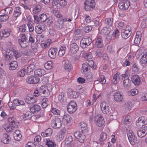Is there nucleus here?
<instances>
[{
	"label": "nucleus",
	"mask_w": 147,
	"mask_h": 147,
	"mask_svg": "<svg viewBox=\"0 0 147 147\" xmlns=\"http://www.w3.org/2000/svg\"><path fill=\"white\" fill-rule=\"evenodd\" d=\"M79 125L81 128L82 132L79 131L75 132L74 133V135L78 139L79 142L82 143L85 139V136L83 133L87 132L88 131V128L87 124L84 122H80L79 123Z\"/></svg>",
	"instance_id": "nucleus-1"
},
{
	"label": "nucleus",
	"mask_w": 147,
	"mask_h": 147,
	"mask_svg": "<svg viewBox=\"0 0 147 147\" xmlns=\"http://www.w3.org/2000/svg\"><path fill=\"white\" fill-rule=\"evenodd\" d=\"M52 90V87L51 84H48L46 86L45 85L41 86L39 89L40 93H42L45 97H48Z\"/></svg>",
	"instance_id": "nucleus-2"
},
{
	"label": "nucleus",
	"mask_w": 147,
	"mask_h": 147,
	"mask_svg": "<svg viewBox=\"0 0 147 147\" xmlns=\"http://www.w3.org/2000/svg\"><path fill=\"white\" fill-rule=\"evenodd\" d=\"M3 56L6 60L9 61L11 59L14 55V50L12 49H7L3 51Z\"/></svg>",
	"instance_id": "nucleus-3"
},
{
	"label": "nucleus",
	"mask_w": 147,
	"mask_h": 147,
	"mask_svg": "<svg viewBox=\"0 0 147 147\" xmlns=\"http://www.w3.org/2000/svg\"><path fill=\"white\" fill-rule=\"evenodd\" d=\"M94 0H86L84 2V8L86 11H90L95 6Z\"/></svg>",
	"instance_id": "nucleus-4"
},
{
	"label": "nucleus",
	"mask_w": 147,
	"mask_h": 147,
	"mask_svg": "<svg viewBox=\"0 0 147 147\" xmlns=\"http://www.w3.org/2000/svg\"><path fill=\"white\" fill-rule=\"evenodd\" d=\"M121 77L123 78V87L125 88H129L131 86V81L129 79L127 75L126 74L121 75Z\"/></svg>",
	"instance_id": "nucleus-5"
},
{
	"label": "nucleus",
	"mask_w": 147,
	"mask_h": 147,
	"mask_svg": "<svg viewBox=\"0 0 147 147\" xmlns=\"http://www.w3.org/2000/svg\"><path fill=\"white\" fill-rule=\"evenodd\" d=\"M77 105L76 102L71 101L68 104L67 109L68 112L70 113H73L77 110Z\"/></svg>",
	"instance_id": "nucleus-6"
},
{
	"label": "nucleus",
	"mask_w": 147,
	"mask_h": 147,
	"mask_svg": "<svg viewBox=\"0 0 147 147\" xmlns=\"http://www.w3.org/2000/svg\"><path fill=\"white\" fill-rule=\"evenodd\" d=\"M127 136L131 144L132 145H134L136 142L137 138L133 131L131 130H130L128 131Z\"/></svg>",
	"instance_id": "nucleus-7"
},
{
	"label": "nucleus",
	"mask_w": 147,
	"mask_h": 147,
	"mask_svg": "<svg viewBox=\"0 0 147 147\" xmlns=\"http://www.w3.org/2000/svg\"><path fill=\"white\" fill-rule=\"evenodd\" d=\"M51 126L53 128L59 129L61 126L62 124L61 120L57 118L51 121Z\"/></svg>",
	"instance_id": "nucleus-8"
},
{
	"label": "nucleus",
	"mask_w": 147,
	"mask_h": 147,
	"mask_svg": "<svg viewBox=\"0 0 147 147\" xmlns=\"http://www.w3.org/2000/svg\"><path fill=\"white\" fill-rule=\"evenodd\" d=\"M94 122L97 126L100 127L104 125L105 123V121L102 116L99 115L95 117Z\"/></svg>",
	"instance_id": "nucleus-9"
},
{
	"label": "nucleus",
	"mask_w": 147,
	"mask_h": 147,
	"mask_svg": "<svg viewBox=\"0 0 147 147\" xmlns=\"http://www.w3.org/2000/svg\"><path fill=\"white\" fill-rule=\"evenodd\" d=\"M40 78L38 77L32 76H29L27 77L26 79V82L28 84H36L38 82Z\"/></svg>",
	"instance_id": "nucleus-10"
},
{
	"label": "nucleus",
	"mask_w": 147,
	"mask_h": 147,
	"mask_svg": "<svg viewBox=\"0 0 147 147\" xmlns=\"http://www.w3.org/2000/svg\"><path fill=\"white\" fill-rule=\"evenodd\" d=\"M26 37L25 34H22L20 39L18 40V42L21 47L23 48L26 47L28 45V43L26 41Z\"/></svg>",
	"instance_id": "nucleus-11"
},
{
	"label": "nucleus",
	"mask_w": 147,
	"mask_h": 147,
	"mask_svg": "<svg viewBox=\"0 0 147 147\" xmlns=\"http://www.w3.org/2000/svg\"><path fill=\"white\" fill-rule=\"evenodd\" d=\"M100 107L102 113L105 114H107L110 111V107L108 104L105 102H102L100 104Z\"/></svg>",
	"instance_id": "nucleus-12"
},
{
	"label": "nucleus",
	"mask_w": 147,
	"mask_h": 147,
	"mask_svg": "<svg viewBox=\"0 0 147 147\" xmlns=\"http://www.w3.org/2000/svg\"><path fill=\"white\" fill-rule=\"evenodd\" d=\"M92 42V39L90 38H83L80 42L81 46L83 48H85L89 45Z\"/></svg>",
	"instance_id": "nucleus-13"
},
{
	"label": "nucleus",
	"mask_w": 147,
	"mask_h": 147,
	"mask_svg": "<svg viewBox=\"0 0 147 147\" xmlns=\"http://www.w3.org/2000/svg\"><path fill=\"white\" fill-rule=\"evenodd\" d=\"M46 25L43 23H40L35 26V30L38 34H40L44 31L46 29Z\"/></svg>",
	"instance_id": "nucleus-14"
},
{
	"label": "nucleus",
	"mask_w": 147,
	"mask_h": 147,
	"mask_svg": "<svg viewBox=\"0 0 147 147\" xmlns=\"http://www.w3.org/2000/svg\"><path fill=\"white\" fill-rule=\"evenodd\" d=\"M130 27L129 26H127L121 32V35L122 37L125 39L127 38L130 35Z\"/></svg>",
	"instance_id": "nucleus-15"
},
{
	"label": "nucleus",
	"mask_w": 147,
	"mask_h": 147,
	"mask_svg": "<svg viewBox=\"0 0 147 147\" xmlns=\"http://www.w3.org/2000/svg\"><path fill=\"white\" fill-rule=\"evenodd\" d=\"M62 64L63 68L67 71H70L72 69V66L68 60L63 61Z\"/></svg>",
	"instance_id": "nucleus-16"
},
{
	"label": "nucleus",
	"mask_w": 147,
	"mask_h": 147,
	"mask_svg": "<svg viewBox=\"0 0 147 147\" xmlns=\"http://www.w3.org/2000/svg\"><path fill=\"white\" fill-rule=\"evenodd\" d=\"M131 80L135 86H138L140 84L142 79L138 75H134L132 76Z\"/></svg>",
	"instance_id": "nucleus-17"
},
{
	"label": "nucleus",
	"mask_w": 147,
	"mask_h": 147,
	"mask_svg": "<svg viewBox=\"0 0 147 147\" xmlns=\"http://www.w3.org/2000/svg\"><path fill=\"white\" fill-rule=\"evenodd\" d=\"M130 5L129 2L128 1H124L119 4V8L123 10H126Z\"/></svg>",
	"instance_id": "nucleus-18"
},
{
	"label": "nucleus",
	"mask_w": 147,
	"mask_h": 147,
	"mask_svg": "<svg viewBox=\"0 0 147 147\" xmlns=\"http://www.w3.org/2000/svg\"><path fill=\"white\" fill-rule=\"evenodd\" d=\"M147 124V118L145 117H140L138 119L136 125L138 126H143L144 125Z\"/></svg>",
	"instance_id": "nucleus-19"
},
{
	"label": "nucleus",
	"mask_w": 147,
	"mask_h": 147,
	"mask_svg": "<svg viewBox=\"0 0 147 147\" xmlns=\"http://www.w3.org/2000/svg\"><path fill=\"white\" fill-rule=\"evenodd\" d=\"M137 134L138 137L142 138L147 134V126H144L137 131Z\"/></svg>",
	"instance_id": "nucleus-20"
},
{
	"label": "nucleus",
	"mask_w": 147,
	"mask_h": 147,
	"mask_svg": "<svg viewBox=\"0 0 147 147\" xmlns=\"http://www.w3.org/2000/svg\"><path fill=\"white\" fill-rule=\"evenodd\" d=\"M10 32V30L9 29L1 30L0 32V37L1 39L6 38L9 36Z\"/></svg>",
	"instance_id": "nucleus-21"
},
{
	"label": "nucleus",
	"mask_w": 147,
	"mask_h": 147,
	"mask_svg": "<svg viewBox=\"0 0 147 147\" xmlns=\"http://www.w3.org/2000/svg\"><path fill=\"white\" fill-rule=\"evenodd\" d=\"M72 141V138L71 136H69L67 138L64 144V147H74V145L71 143Z\"/></svg>",
	"instance_id": "nucleus-22"
},
{
	"label": "nucleus",
	"mask_w": 147,
	"mask_h": 147,
	"mask_svg": "<svg viewBox=\"0 0 147 147\" xmlns=\"http://www.w3.org/2000/svg\"><path fill=\"white\" fill-rule=\"evenodd\" d=\"M123 96L121 92H117L113 95V99L117 102H121L123 100Z\"/></svg>",
	"instance_id": "nucleus-23"
},
{
	"label": "nucleus",
	"mask_w": 147,
	"mask_h": 147,
	"mask_svg": "<svg viewBox=\"0 0 147 147\" xmlns=\"http://www.w3.org/2000/svg\"><path fill=\"white\" fill-rule=\"evenodd\" d=\"M58 50L57 49L51 48L48 51L49 56L52 59H55Z\"/></svg>",
	"instance_id": "nucleus-24"
},
{
	"label": "nucleus",
	"mask_w": 147,
	"mask_h": 147,
	"mask_svg": "<svg viewBox=\"0 0 147 147\" xmlns=\"http://www.w3.org/2000/svg\"><path fill=\"white\" fill-rule=\"evenodd\" d=\"M71 117L70 115L66 114L64 115L62 118V122L65 125H67L71 120Z\"/></svg>",
	"instance_id": "nucleus-25"
},
{
	"label": "nucleus",
	"mask_w": 147,
	"mask_h": 147,
	"mask_svg": "<svg viewBox=\"0 0 147 147\" xmlns=\"http://www.w3.org/2000/svg\"><path fill=\"white\" fill-rule=\"evenodd\" d=\"M119 73H117L115 74L113 76V78L111 80V82L114 84H117L120 80V76Z\"/></svg>",
	"instance_id": "nucleus-26"
},
{
	"label": "nucleus",
	"mask_w": 147,
	"mask_h": 147,
	"mask_svg": "<svg viewBox=\"0 0 147 147\" xmlns=\"http://www.w3.org/2000/svg\"><path fill=\"white\" fill-rule=\"evenodd\" d=\"M95 45V46L98 48H101L103 47V43L101 36H99L97 38Z\"/></svg>",
	"instance_id": "nucleus-27"
},
{
	"label": "nucleus",
	"mask_w": 147,
	"mask_h": 147,
	"mask_svg": "<svg viewBox=\"0 0 147 147\" xmlns=\"http://www.w3.org/2000/svg\"><path fill=\"white\" fill-rule=\"evenodd\" d=\"M71 52L72 54L76 53L79 49V47L77 44L75 43H73L70 45Z\"/></svg>",
	"instance_id": "nucleus-28"
},
{
	"label": "nucleus",
	"mask_w": 147,
	"mask_h": 147,
	"mask_svg": "<svg viewBox=\"0 0 147 147\" xmlns=\"http://www.w3.org/2000/svg\"><path fill=\"white\" fill-rule=\"evenodd\" d=\"M141 33L140 31H137L134 40V43L136 44H138L140 43L141 41Z\"/></svg>",
	"instance_id": "nucleus-29"
},
{
	"label": "nucleus",
	"mask_w": 147,
	"mask_h": 147,
	"mask_svg": "<svg viewBox=\"0 0 147 147\" xmlns=\"http://www.w3.org/2000/svg\"><path fill=\"white\" fill-rule=\"evenodd\" d=\"M36 67L35 63L33 62H32L27 67V73L29 74V73L32 72L33 70L35 69Z\"/></svg>",
	"instance_id": "nucleus-30"
},
{
	"label": "nucleus",
	"mask_w": 147,
	"mask_h": 147,
	"mask_svg": "<svg viewBox=\"0 0 147 147\" xmlns=\"http://www.w3.org/2000/svg\"><path fill=\"white\" fill-rule=\"evenodd\" d=\"M40 109V106L38 105H34L31 106L30 108V111L33 113L37 112Z\"/></svg>",
	"instance_id": "nucleus-31"
},
{
	"label": "nucleus",
	"mask_w": 147,
	"mask_h": 147,
	"mask_svg": "<svg viewBox=\"0 0 147 147\" xmlns=\"http://www.w3.org/2000/svg\"><path fill=\"white\" fill-rule=\"evenodd\" d=\"M34 74L35 75L41 76L45 75L46 74V72L43 69H38L35 71Z\"/></svg>",
	"instance_id": "nucleus-32"
},
{
	"label": "nucleus",
	"mask_w": 147,
	"mask_h": 147,
	"mask_svg": "<svg viewBox=\"0 0 147 147\" xmlns=\"http://www.w3.org/2000/svg\"><path fill=\"white\" fill-rule=\"evenodd\" d=\"M22 13V9L19 7L15 8L13 13V16L16 18L19 16Z\"/></svg>",
	"instance_id": "nucleus-33"
},
{
	"label": "nucleus",
	"mask_w": 147,
	"mask_h": 147,
	"mask_svg": "<svg viewBox=\"0 0 147 147\" xmlns=\"http://www.w3.org/2000/svg\"><path fill=\"white\" fill-rule=\"evenodd\" d=\"M53 132L52 129L51 128H48L45 132H42L41 135L43 137L50 136Z\"/></svg>",
	"instance_id": "nucleus-34"
},
{
	"label": "nucleus",
	"mask_w": 147,
	"mask_h": 147,
	"mask_svg": "<svg viewBox=\"0 0 147 147\" xmlns=\"http://www.w3.org/2000/svg\"><path fill=\"white\" fill-rule=\"evenodd\" d=\"M25 101L28 104H31L35 103L36 100L35 98L32 96L30 97L27 96L25 99Z\"/></svg>",
	"instance_id": "nucleus-35"
},
{
	"label": "nucleus",
	"mask_w": 147,
	"mask_h": 147,
	"mask_svg": "<svg viewBox=\"0 0 147 147\" xmlns=\"http://www.w3.org/2000/svg\"><path fill=\"white\" fill-rule=\"evenodd\" d=\"M9 69L10 70H14L16 69L18 67L17 62L16 61H13L9 63Z\"/></svg>",
	"instance_id": "nucleus-36"
},
{
	"label": "nucleus",
	"mask_w": 147,
	"mask_h": 147,
	"mask_svg": "<svg viewBox=\"0 0 147 147\" xmlns=\"http://www.w3.org/2000/svg\"><path fill=\"white\" fill-rule=\"evenodd\" d=\"M64 22L63 19H59L55 24V26L57 28L59 29L62 28L64 25Z\"/></svg>",
	"instance_id": "nucleus-37"
},
{
	"label": "nucleus",
	"mask_w": 147,
	"mask_h": 147,
	"mask_svg": "<svg viewBox=\"0 0 147 147\" xmlns=\"http://www.w3.org/2000/svg\"><path fill=\"white\" fill-rule=\"evenodd\" d=\"M13 135L15 139L18 141L20 140L22 137L20 131L18 130H16Z\"/></svg>",
	"instance_id": "nucleus-38"
},
{
	"label": "nucleus",
	"mask_w": 147,
	"mask_h": 147,
	"mask_svg": "<svg viewBox=\"0 0 147 147\" xmlns=\"http://www.w3.org/2000/svg\"><path fill=\"white\" fill-rule=\"evenodd\" d=\"M51 43V40L48 39L45 40V42L41 44L40 46L42 48L45 49L49 47Z\"/></svg>",
	"instance_id": "nucleus-39"
},
{
	"label": "nucleus",
	"mask_w": 147,
	"mask_h": 147,
	"mask_svg": "<svg viewBox=\"0 0 147 147\" xmlns=\"http://www.w3.org/2000/svg\"><path fill=\"white\" fill-rule=\"evenodd\" d=\"M10 140V137L8 135L6 134H3V137L2 139V142L4 143L5 144L9 143Z\"/></svg>",
	"instance_id": "nucleus-40"
},
{
	"label": "nucleus",
	"mask_w": 147,
	"mask_h": 147,
	"mask_svg": "<svg viewBox=\"0 0 147 147\" xmlns=\"http://www.w3.org/2000/svg\"><path fill=\"white\" fill-rule=\"evenodd\" d=\"M112 16L110 18H107L105 19V23L107 25L111 26L113 23V15L112 13H111Z\"/></svg>",
	"instance_id": "nucleus-41"
},
{
	"label": "nucleus",
	"mask_w": 147,
	"mask_h": 147,
	"mask_svg": "<svg viewBox=\"0 0 147 147\" xmlns=\"http://www.w3.org/2000/svg\"><path fill=\"white\" fill-rule=\"evenodd\" d=\"M44 66L46 69L51 70L53 67V62L51 61H48L45 63Z\"/></svg>",
	"instance_id": "nucleus-42"
},
{
	"label": "nucleus",
	"mask_w": 147,
	"mask_h": 147,
	"mask_svg": "<svg viewBox=\"0 0 147 147\" xmlns=\"http://www.w3.org/2000/svg\"><path fill=\"white\" fill-rule=\"evenodd\" d=\"M89 65L87 63H85L82 64V72L84 74L88 70Z\"/></svg>",
	"instance_id": "nucleus-43"
},
{
	"label": "nucleus",
	"mask_w": 147,
	"mask_h": 147,
	"mask_svg": "<svg viewBox=\"0 0 147 147\" xmlns=\"http://www.w3.org/2000/svg\"><path fill=\"white\" fill-rule=\"evenodd\" d=\"M66 49L65 46H63L60 47L58 52V54L59 56L62 57L64 55Z\"/></svg>",
	"instance_id": "nucleus-44"
},
{
	"label": "nucleus",
	"mask_w": 147,
	"mask_h": 147,
	"mask_svg": "<svg viewBox=\"0 0 147 147\" xmlns=\"http://www.w3.org/2000/svg\"><path fill=\"white\" fill-rule=\"evenodd\" d=\"M46 144L48 147H57L54 142L49 139L47 140Z\"/></svg>",
	"instance_id": "nucleus-45"
},
{
	"label": "nucleus",
	"mask_w": 147,
	"mask_h": 147,
	"mask_svg": "<svg viewBox=\"0 0 147 147\" xmlns=\"http://www.w3.org/2000/svg\"><path fill=\"white\" fill-rule=\"evenodd\" d=\"M13 103L17 106L23 105L25 104L24 101L22 100L16 99L13 101Z\"/></svg>",
	"instance_id": "nucleus-46"
},
{
	"label": "nucleus",
	"mask_w": 147,
	"mask_h": 147,
	"mask_svg": "<svg viewBox=\"0 0 147 147\" xmlns=\"http://www.w3.org/2000/svg\"><path fill=\"white\" fill-rule=\"evenodd\" d=\"M41 7L40 5H36L34 7L33 12L35 14H37L41 10Z\"/></svg>",
	"instance_id": "nucleus-47"
},
{
	"label": "nucleus",
	"mask_w": 147,
	"mask_h": 147,
	"mask_svg": "<svg viewBox=\"0 0 147 147\" xmlns=\"http://www.w3.org/2000/svg\"><path fill=\"white\" fill-rule=\"evenodd\" d=\"M140 62L142 64H145L147 63V52L142 57Z\"/></svg>",
	"instance_id": "nucleus-48"
},
{
	"label": "nucleus",
	"mask_w": 147,
	"mask_h": 147,
	"mask_svg": "<svg viewBox=\"0 0 147 147\" xmlns=\"http://www.w3.org/2000/svg\"><path fill=\"white\" fill-rule=\"evenodd\" d=\"M12 11V9L11 7H8L6 8L4 10H3L1 11L2 13H3L5 15H8L11 13Z\"/></svg>",
	"instance_id": "nucleus-49"
},
{
	"label": "nucleus",
	"mask_w": 147,
	"mask_h": 147,
	"mask_svg": "<svg viewBox=\"0 0 147 147\" xmlns=\"http://www.w3.org/2000/svg\"><path fill=\"white\" fill-rule=\"evenodd\" d=\"M111 30L109 28H107L106 27H104L101 30V32L104 35H107L110 33Z\"/></svg>",
	"instance_id": "nucleus-50"
},
{
	"label": "nucleus",
	"mask_w": 147,
	"mask_h": 147,
	"mask_svg": "<svg viewBox=\"0 0 147 147\" xmlns=\"http://www.w3.org/2000/svg\"><path fill=\"white\" fill-rule=\"evenodd\" d=\"M49 102L47 98H44L42 100L41 106L43 108H45L48 105Z\"/></svg>",
	"instance_id": "nucleus-51"
},
{
	"label": "nucleus",
	"mask_w": 147,
	"mask_h": 147,
	"mask_svg": "<svg viewBox=\"0 0 147 147\" xmlns=\"http://www.w3.org/2000/svg\"><path fill=\"white\" fill-rule=\"evenodd\" d=\"M83 55L84 58L87 60H90L92 58V55L90 52L88 53H84Z\"/></svg>",
	"instance_id": "nucleus-52"
},
{
	"label": "nucleus",
	"mask_w": 147,
	"mask_h": 147,
	"mask_svg": "<svg viewBox=\"0 0 147 147\" xmlns=\"http://www.w3.org/2000/svg\"><path fill=\"white\" fill-rule=\"evenodd\" d=\"M138 93V90L136 89H134L131 90L130 91L128 92L127 94L129 96H134L137 94Z\"/></svg>",
	"instance_id": "nucleus-53"
},
{
	"label": "nucleus",
	"mask_w": 147,
	"mask_h": 147,
	"mask_svg": "<svg viewBox=\"0 0 147 147\" xmlns=\"http://www.w3.org/2000/svg\"><path fill=\"white\" fill-rule=\"evenodd\" d=\"M9 18V16L5 14L0 15V21L4 22L6 21Z\"/></svg>",
	"instance_id": "nucleus-54"
},
{
	"label": "nucleus",
	"mask_w": 147,
	"mask_h": 147,
	"mask_svg": "<svg viewBox=\"0 0 147 147\" xmlns=\"http://www.w3.org/2000/svg\"><path fill=\"white\" fill-rule=\"evenodd\" d=\"M13 128L8 124H6L4 127V128L7 132H10L13 130Z\"/></svg>",
	"instance_id": "nucleus-55"
},
{
	"label": "nucleus",
	"mask_w": 147,
	"mask_h": 147,
	"mask_svg": "<svg viewBox=\"0 0 147 147\" xmlns=\"http://www.w3.org/2000/svg\"><path fill=\"white\" fill-rule=\"evenodd\" d=\"M107 134L105 132H102L100 135V140L101 141H103L107 139Z\"/></svg>",
	"instance_id": "nucleus-56"
},
{
	"label": "nucleus",
	"mask_w": 147,
	"mask_h": 147,
	"mask_svg": "<svg viewBox=\"0 0 147 147\" xmlns=\"http://www.w3.org/2000/svg\"><path fill=\"white\" fill-rule=\"evenodd\" d=\"M26 73V69L24 68L18 71L17 73L18 76L20 77H22L24 76Z\"/></svg>",
	"instance_id": "nucleus-57"
},
{
	"label": "nucleus",
	"mask_w": 147,
	"mask_h": 147,
	"mask_svg": "<svg viewBox=\"0 0 147 147\" xmlns=\"http://www.w3.org/2000/svg\"><path fill=\"white\" fill-rule=\"evenodd\" d=\"M132 65L131 69L132 71L135 72H137L138 71L139 68L137 64L133 63H132Z\"/></svg>",
	"instance_id": "nucleus-58"
},
{
	"label": "nucleus",
	"mask_w": 147,
	"mask_h": 147,
	"mask_svg": "<svg viewBox=\"0 0 147 147\" xmlns=\"http://www.w3.org/2000/svg\"><path fill=\"white\" fill-rule=\"evenodd\" d=\"M32 116V115L30 112H27L24 114L23 119L24 120H28L30 119Z\"/></svg>",
	"instance_id": "nucleus-59"
},
{
	"label": "nucleus",
	"mask_w": 147,
	"mask_h": 147,
	"mask_svg": "<svg viewBox=\"0 0 147 147\" xmlns=\"http://www.w3.org/2000/svg\"><path fill=\"white\" fill-rule=\"evenodd\" d=\"M8 121L10 123H11L12 126L13 127H17V125L15 124V121L14 120V118L13 117H11L9 118L8 119Z\"/></svg>",
	"instance_id": "nucleus-60"
},
{
	"label": "nucleus",
	"mask_w": 147,
	"mask_h": 147,
	"mask_svg": "<svg viewBox=\"0 0 147 147\" xmlns=\"http://www.w3.org/2000/svg\"><path fill=\"white\" fill-rule=\"evenodd\" d=\"M53 19L51 17H49L45 22L48 26H50L53 22Z\"/></svg>",
	"instance_id": "nucleus-61"
},
{
	"label": "nucleus",
	"mask_w": 147,
	"mask_h": 147,
	"mask_svg": "<svg viewBox=\"0 0 147 147\" xmlns=\"http://www.w3.org/2000/svg\"><path fill=\"white\" fill-rule=\"evenodd\" d=\"M53 13L57 18H62L63 17V16L61 14H60L59 12L57 10H53Z\"/></svg>",
	"instance_id": "nucleus-62"
},
{
	"label": "nucleus",
	"mask_w": 147,
	"mask_h": 147,
	"mask_svg": "<svg viewBox=\"0 0 147 147\" xmlns=\"http://www.w3.org/2000/svg\"><path fill=\"white\" fill-rule=\"evenodd\" d=\"M79 94L80 93L77 92L72 91L70 94V96L74 98H76L78 96Z\"/></svg>",
	"instance_id": "nucleus-63"
},
{
	"label": "nucleus",
	"mask_w": 147,
	"mask_h": 147,
	"mask_svg": "<svg viewBox=\"0 0 147 147\" xmlns=\"http://www.w3.org/2000/svg\"><path fill=\"white\" fill-rule=\"evenodd\" d=\"M48 18L46 14H43L40 15V18L43 22H45Z\"/></svg>",
	"instance_id": "nucleus-64"
}]
</instances>
